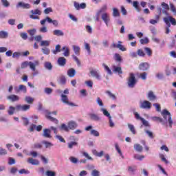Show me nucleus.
I'll return each mask as SVG.
<instances>
[{"instance_id": "nucleus-1", "label": "nucleus", "mask_w": 176, "mask_h": 176, "mask_svg": "<svg viewBox=\"0 0 176 176\" xmlns=\"http://www.w3.org/2000/svg\"><path fill=\"white\" fill-rule=\"evenodd\" d=\"M162 116H163L165 120H167L168 116V122L169 123V127L171 129L173 127V118H171V113L167 109H164L162 112Z\"/></svg>"}, {"instance_id": "nucleus-2", "label": "nucleus", "mask_w": 176, "mask_h": 176, "mask_svg": "<svg viewBox=\"0 0 176 176\" xmlns=\"http://www.w3.org/2000/svg\"><path fill=\"white\" fill-rule=\"evenodd\" d=\"M127 85L131 89L134 88L135 85H137V79H135V76L133 74V73H130Z\"/></svg>"}, {"instance_id": "nucleus-3", "label": "nucleus", "mask_w": 176, "mask_h": 176, "mask_svg": "<svg viewBox=\"0 0 176 176\" xmlns=\"http://www.w3.org/2000/svg\"><path fill=\"white\" fill-rule=\"evenodd\" d=\"M46 21L48 22L50 24H53L54 27H58V21L57 20H52L50 17L47 16L45 19L41 20L40 23L41 25H45L46 24Z\"/></svg>"}, {"instance_id": "nucleus-4", "label": "nucleus", "mask_w": 176, "mask_h": 176, "mask_svg": "<svg viewBox=\"0 0 176 176\" xmlns=\"http://www.w3.org/2000/svg\"><path fill=\"white\" fill-rule=\"evenodd\" d=\"M61 101L63 102V104H66L67 105H69L70 107H78V105L75 104V103L72 102H69V100L68 99V96L61 94Z\"/></svg>"}, {"instance_id": "nucleus-5", "label": "nucleus", "mask_w": 176, "mask_h": 176, "mask_svg": "<svg viewBox=\"0 0 176 176\" xmlns=\"http://www.w3.org/2000/svg\"><path fill=\"white\" fill-rule=\"evenodd\" d=\"M31 108V105L30 104H18L16 106V111L17 112H19L20 111H22L23 112H26V111L30 110Z\"/></svg>"}, {"instance_id": "nucleus-6", "label": "nucleus", "mask_w": 176, "mask_h": 176, "mask_svg": "<svg viewBox=\"0 0 176 176\" xmlns=\"http://www.w3.org/2000/svg\"><path fill=\"white\" fill-rule=\"evenodd\" d=\"M30 12L32 13L31 15H30V19H32L33 20H39V16L34 14H38V16H41L42 14V12L39 10V9H36L34 10H31Z\"/></svg>"}, {"instance_id": "nucleus-7", "label": "nucleus", "mask_w": 176, "mask_h": 176, "mask_svg": "<svg viewBox=\"0 0 176 176\" xmlns=\"http://www.w3.org/2000/svg\"><path fill=\"white\" fill-rule=\"evenodd\" d=\"M52 113L53 115H57V111H53L52 113L50 112H47L45 117L47 119H48L49 120H50L51 122H53L54 123H55V124H58V120L50 116V115H52Z\"/></svg>"}, {"instance_id": "nucleus-8", "label": "nucleus", "mask_w": 176, "mask_h": 176, "mask_svg": "<svg viewBox=\"0 0 176 176\" xmlns=\"http://www.w3.org/2000/svg\"><path fill=\"white\" fill-rule=\"evenodd\" d=\"M140 108H142V109H151L152 108V103L148 100H144L140 104Z\"/></svg>"}, {"instance_id": "nucleus-9", "label": "nucleus", "mask_w": 176, "mask_h": 176, "mask_svg": "<svg viewBox=\"0 0 176 176\" xmlns=\"http://www.w3.org/2000/svg\"><path fill=\"white\" fill-rule=\"evenodd\" d=\"M15 93L19 94L20 91H22V93H27V87L24 85H20L19 87H14Z\"/></svg>"}, {"instance_id": "nucleus-10", "label": "nucleus", "mask_w": 176, "mask_h": 176, "mask_svg": "<svg viewBox=\"0 0 176 176\" xmlns=\"http://www.w3.org/2000/svg\"><path fill=\"white\" fill-rule=\"evenodd\" d=\"M16 8H22V9H30L31 5L30 3H25L24 2L21 1L16 4Z\"/></svg>"}, {"instance_id": "nucleus-11", "label": "nucleus", "mask_w": 176, "mask_h": 176, "mask_svg": "<svg viewBox=\"0 0 176 176\" xmlns=\"http://www.w3.org/2000/svg\"><path fill=\"white\" fill-rule=\"evenodd\" d=\"M149 67L150 65L148 63H141L139 65V69H140V71H148V69H149Z\"/></svg>"}, {"instance_id": "nucleus-12", "label": "nucleus", "mask_w": 176, "mask_h": 176, "mask_svg": "<svg viewBox=\"0 0 176 176\" xmlns=\"http://www.w3.org/2000/svg\"><path fill=\"white\" fill-rule=\"evenodd\" d=\"M7 100L12 101V102H16V101H19L20 100V97L17 95L11 94L7 96Z\"/></svg>"}, {"instance_id": "nucleus-13", "label": "nucleus", "mask_w": 176, "mask_h": 176, "mask_svg": "<svg viewBox=\"0 0 176 176\" xmlns=\"http://www.w3.org/2000/svg\"><path fill=\"white\" fill-rule=\"evenodd\" d=\"M102 20L105 23L106 25L108 26V23H109L111 19L109 18V14L105 12L102 14Z\"/></svg>"}, {"instance_id": "nucleus-14", "label": "nucleus", "mask_w": 176, "mask_h": 176, "mask_svg": "<svg viewBox=\"0 0 176 176\" xmlns=\"http://www.w3.org/2000/svg\"><path fill=\"white\" fill-rule=\"evenodd\" d=\"M164 21L165 24H166V34H170V27H171V23H170V21H168V19L167 17L164 18Z\"/></svg>"}, {"instance_id": "nucleus-15", "label": "nucleus", "mask_w": 176, "mask_h": 176, "mask_svg": "<svg viewBox=\"0 0 176 176\" xmlns=\"http://www.w3.org/2000/svg\"><path fill=\"white\" fill-rule=\"evenodd\" d=\"M90 74L91 76L98 79V80H101V76H100V73L97 70H91Z\"/></svg>"}, {"instance_id": "nucleus-16", "label": "nucleus", "mask_w": 176, "mask_h": 176, "mask_svg": "<svg viewBox=\"0 0 176 176\" xmlns=\"http://www.w3.org/2000/svg\"><path fill=\"white\" fill-rule=\"evenodd\" d=\"M147 98L149 100V101H155L157 100V97H156V95L153 94V91H149L147 95Z\"/></svg>"}, {"instance_id": "nucleus-17", "label": "nucleus", "mask_w": 176, "mask_h": 176, "mask_svg": "<svg viewBox=\"0 0 176 176\" xmlns=\"http://www.w3.org/2000/svg\"><path fill=\"white\" fill-rule=\"evenodd\" d=\"M69 130H75L78 127V123L75 121H70L67 123Z\"/></svg>"}, {"instance_id": "nucleus-18", "label": "nucleus", "mask_w": 176, "mask_h": 176, "mask_svg": "<svg viewBox=\"0 0 176 176\" xmlns=\"http://www.w3.org/2000/svg\"><path fill=\"white\" fill-rule=\"evenodd\" d=\"M27 162L29 163V164H32V166H38L39 164V161L32 157H29Z\"/></svg>"}, {"instance_id": "nucleus-19", "label": "nucleus", "mask_w": 176, "mask_h": 176, "mask_svg": "<svg viewBox=\"0 0 176 176\" xmlns=\"http://www.w3.org/2000/svg\"><path fill=\"white\" fill-rule=\"evenodd\" d=\"M52 131L50 129H43V137H45V138H52V135H50Z\"/></svg>"}, {"instance_id": "nucleus-20", "label": "nucleus", "mask_w": 176, "mask_h": 176, "mask_svg": "<svg viewBox=\"0 0 176 176\" xmlns=\"http://www.w3.org/2000/svg\"><path fill=\"white\" fill-rule=\"evenodd\" d=\"M58 64L60 67H64V65H65V64H67V59H65V58H64V57H59L58 58Z\"/></svg>"}, {"instance_id": "nucleus-21", "label": "nucleus", "mask_w": 176, "mask_h": 176, "mask_svg": "<svg viewBox=\"0 0 176 176\" xmlns=\"http://www.w3.org/2000/svg\"><path fill=\"white\" fill-rule=\"evenodd\" d=\"M28 65L32 71L35 72L36 65H39V61L36 60L34 61V63H33L32 62H29Z\"/></svg>"}, {"instance_id": "nucleus-22", "label": "nucleus", "mask_w": 176, "mask_h": 176, "mask_svg": "<svg viewBox=\"0 0 176 176\" xmlns=\"http://www.w3.org/2000/svg\"><path fill=\"white\" fill-rule=\"evenodd\" d=\"M89 118L91 120H94L95 122H100V120H101V118L95 113L89 114Z\"/></svg>"}, {"instance_id": "nucleus-23", "label": "nucleus", "mask_w": 176, "mask_h": 176, "mask_svg": "<svg viewBox=\"0 0 176 176\" xmlns=\"http://www.w3.org/2000/svg\"><path fill=\"white\" fill-rule=\"evenodd\" d=\"M153 120L154 122H159L160 123H162L163 126H164L165 124H167V121L166 122L163 121V118L160 117H153Z\"/></svg>"}, {"instance_id": "nucleus-24", "label": "nucleus", "mask_w": 176, "mask_h": 176, "mask_svg": "<svg viewBox=\"0 0 176 176\" xmlns=\"http://www.w3.org/2000/svg\"><path fill=\"white\" fill-rule=\"evenodd\" d=\"M76 74V72L75 71V69H74V68H70L67 71V75L69 78H74V76H75Z\"/></svg>"}, {"instance_id": "nucleus-25", "label": "nucleus", "mask_w": 176, "mask_h": 176, "mask_svg": "<svg viewBox=\"0 0 176 176\" xmlns=\"http://www.w3.org/2000/svg\"><path fill=\"white\" fill-rule=\"evenodd\" d=\"M73 50L76 56H79L80 54V47L78 45H72Z\"/></svg>"}, {"instance_id": "nucleus-26", "label": "nucleus", "mask_w": 176, "mask_h": 176, "mask_svg": "<svg viewBox=\"0 0 176 176\" xmlns=\"http://www.w3.org/2000/svg\"><path fill=\"white\" fill-rule=\"evenodd\" d=\"M61 50L62 52L65 51L63 53V56H65V57H68L69 56V48H68V47L64 46Z\"/></svg>"}, {"instance_id": "nucleus-27", "label": "nucleus", "mask_w": 176, "mask_h": 176, "mask_svg": "<svg viewBox=\"0 0 176 176\" xmlns=\"http://www.w3.org/2000/svg\"><path fill=\"white\" fill-rule=\"evenodd\" d=\"M9 36L8 32L1 30L0 31V39H6Z\"/></svg>"}, {"instance_id": "nucleus-28", "label": "nucleus", "mask_w": 176, "mask_h": 176, "mask_svg": "<svg viewBox=\"0 0 176 176\" xmlns=\"http://www.w3.org/2000/svg\"><path fill=\"white\" fill-rule=\"evenodd\" d=\"M134 149L137 151V152H142L144 148L142 147V146L140 144H135L133 146Z\"/></svg>"}, {"instance_id": "nucleus-29", "label": "nucleus", "mask_w": 176, "mask_h": 176, "mask_svg": "<svg viewBox=\"0 0 176 176\" xmlns=\"http://www.w3.org/2000/svg\"><path fill=\"white\" fill-rule=\"evenodd\" d=\"M114 60L117 63H122V61H123V59L122 58V56H120V54L118 53H116L114 54Z\"/></svg>"}, {"instance_id": "nucleus-30", "label": "nucleus", "mask_w": 176, "mask_h": 176, "mask_svg": "<svg viewBox=\"0 0 176 176\" xmlns=\"http://www.w3.org/2000/svg\"><path fill=\"white\" fill-rule=\"evenodd\" d=\"M53 35L56 36H64V32L60 30H55L53 31Z\"/></svg>"}, {"instance_id": "nucleus-31", "label": "nucleus", "mask_w": 176, "mask_h": 176, "mask_svg": "<svg viewBox=\"0 0 176 176\" xmlns=\"http://www.w3.org/2000/svg\"><path fill=\"white\" fill-rule=\"evenodd\" d=\"M44 67L46 69H48V71H52V69H53V65L50 62H45L44 63Z\"/></svg>"}, {"instance_id": "nucleus-32", "label": "nucleus", "mask_w": 176, "mask_h": 176, "mask_svg": "<svg viewBox=\"0 0 176 176\" xmlns=\"http://www.w3.org/2000/svg\"><path fill=\"white\" fill-rule=\"evenodd\" d=\"M144 51L148 57H152V54H153V52L151 48L146 47H144Z\"/></svg>"}, {"instance_id": "nucleus-33", "label": "nucleus", "mask_w": 176, "mask_h": 176, "mask_svg": "<svg viewBox=\"0 0 176 176\" xmlns=\"http://www.w3.org/2000/svg\"><path fill=\"white\" fill-rule=\"evenodd\" d=\"M74 146H78L77 142H70L67 143V148H69V149H72V148H74Z\"/></svg>"}, {"instance_id": "nucleus-34", "label": "nucleus", "mask_w": 176, "mask_h": 176, "mask_svg": "<svg viewBox=\"0 0 176 176\" xmlns=\"http://www.w3.org/2000/svg\"><path fill=\"white\" fill-rule=\"evenodd\" d=\"M16 111V107L10 106L9 109L8 110V115L12 116L14 113V111Z\"/></svg>"}, {"instance_id": "nucleus-35", "label": "nucleus", "mask_w": 176, "mask_h": 176, "mask_svg": "<svg viewBox=\"0 0 176 176\" xmlns=\"http://www.w3.org/2000/svg\"><path fill=\"white\" fill-rule=\"evenodd\" d=\"M113 72H117L118 74H119V75H122V74H123V72L122 71V67L116 66L113 67Z\"/></svg>"}, {"instance_id": "nucleus-36", "label": "nucleus", "mask_w": 176, "mask_h": 176, "mask_svg": "<svg viewBox=\"0 0 176 176\" xmlns=\"http://www.w3.org/2000/svg\"><path fill=\"white\" fill-rule=\"evenodd\" d=\"M113 17H120V13L119 12V10H118V8H113Z\"/></svg>"}, {"instance_id": "nucleus-37", "label": "nucleus", "mask_w": 176, "mask_h": 176, "mask_svg": "<svg viewBox=\"0 0 176 176\" xmlns=\"http://www.w3.org/2000/svg\"><path fill=\"white\" fill-rule=\"evenodd\" d=\"M25 101L28 104H33L34 103V98L31 96H26L25 98Z\"/></svg>"}, {"instance_id": "nucleus-38", "label": "nucleus", "mask_w": 176, "mask_h": 176, "mask_svg": "<svg viewBox=\"0 0 176 176\" xmlns=\"http://www.w3.org/2000/svg\"><path fill=\"white\" fill-rule=\"evenodd\" d=\"M59 83L60 85H65L67 83V78H65V76H60L59 77Z\"/></svg>"}, {"instance_id": "nucleus-39", "label": "nucleus", "mask_w": 176, "mask_h": 176, "mask_svg": "<svg viewBox=\"0 0 176 176\" xmlns=\"http://www.w3.org/2000/svg\"><path fill=\"white\" fill-rule=\"evenodd\" d=\"M160 159H161L162 162L165 163V164H168V160L166 158V157L164 155V154H159Z\"/></svg>"}, {"instance_id": "nucleus-40", "label": "nucleus", "mask_w": 176, "mask_h": 176, "mask_svg": "<svg viewBox=\"0 0 176 176\" xmlns=\"http://www.w3.org/2000/svg\"><path fill=\"white\" fill-rule=\"evenodd\" d=\"M138 56H139V57H145L146 54L144 52V50L142 49H138Z\"/></svg>"}, {"instance_id": "nucleus-41", "label": "nucleus", "mask_w": 176, "mask_h": 176, "mask_svg": "<svg viewBox=\"0 0 176 176\" xmlns=\"http://www.w3.org/2000/svg\"><path fill=\"white\" fill-rule=\"evenodd\" d=\"M107 9L108 6L107 5H103L100 10L98 12V14H100V13H104V12H107Z\"/></svg>"}, {"instance_id": "nucleus-42", "label": "nucleus", "mask_w": 176, "mask_h": 176, "mask_svg": "<svg viewBox=\"0 0 176 176\" xmlns=\"http://www.w3.org/2000/svg\"><path fill=\"white\" fill-rule=\"evenodd\" d=\"M102 67H104V70L107 72L109 75H112V71L111 70V69H109V67H108V65H105V63H103Z\"/></svg>"}, {"instance_id": "nucleus-43", "label": "nucleus", "mask_w": 176, "mask_h": 176, "mask_svg": "<svg viewBox=\"0 0 176 176\" xmlns=\"http://www.w3.org/2000/svg\"><path fill=\"white\" fill-rule=\"evenodd\" d=\"M100 111H102V112L103 113V115H104V116H107V118H109V119L110 118H111V114L109 113V112H108V111H107V109H104V108H102V109H100Z\"/></svg>"}, {"instance_id": "nucleus-44", "label": "nucleus", "mask_w": 176, "mask_h": 176, "mask_svg": "<svg viewBox=\"0 0 176 176\" xmlns=\"http://www.w3.org/2000/svg\"><path fill=\"white\" fill-rule=\"evenodd\" d=\"M118 43L119 44H118V49H119L122 52H126V50H127V49L126 47H124V46H123V45L120 44V43H122V41H118Z\"/></svg>"}, {"instance_id": "nucleus-45", "label": "nucleus", "mask_w": 176, "mask_h": 176, "mask_svg": "<svg viewBox=\"0 0 176 176\" xmlns=\"http://www.w3.org/2000/svg\"><path fill=\"white\" fill-rule=\"evenodd\" d=\"M128 127L130 131H131L132 134L135 135L136 133L135 128L134 127V125L131 124H128Z\"/></svg>"}, {"instance_id": "nucleus-46", "label": "nucleus", "mask_w": 176, "mask_h": 176, "mask_svg": "<svg viewBox=\"0 0 176 176\" xmlns=\"http://www.w3.org/2000/svg\"><path fill=\"white\" fill-rule=\"evenodd\" d=\"M61 52V45H57L55 47V50L53 51L54 54H57V53H60Z\"/></svg>"}, {"instance_id": "nucleus-47", "label": "nucleus", "mask_w": 176, "mask_h": 176, "mask_svg": "<svg viewBox=\"0 0 176 176\" xmlns=\"http://www.w3.org/2000/svg\"><path fill=\"white\" fill-rule=\"evenodd\" d=\"M133 6L135 8L137 12H141V8H140V6L138 5V1H133Z\"/></svg>"}, {"instance_id": "nucleus-48", "label": "nucleus", "mask_w": 176, "mask_h": 176, "mask_svg": "<svg viewBox=\"0 0 176 176\" xmlns=\"http://www.w3.org/2000/svg\"><path fill=\"white\" fill-rule=\"evenodd\" d=\"M146 76H148V73L146 72L140 73L139 75V78H142V80H146Z\"/></svg>"}, {"instance_id": "nucleus-49", "label": "nucleus", "mask_w": 176, "mask_h": 176, "mask_svg": "<svg viewBox=\"0 0 176 176\" xmlns=\"http://www.w3.org/2000/svg\"><path fill=\"white\" fill-rule=\"evenodd\" d=\"M140 42L142 45H146L149 43V39L148 38V37H146L144 38H141L140 40Z\"/></svg>"}, {"instance_id": "nucleus-50", "label": "nucleus", "mask_w": 176, "mask_h": 176, "mask_svg": "<svg viewBox=\"0 0 176 176\" xmlns=\"http://www.w3.org/2000/svg\"><path fill=\"white\" fill-rule=\"evenodd\" d=\"M106 94H108L109 97L110 98H112V100H116V96L112 94V92H111L110 91H106Z\"/></svg>"}, {"instance_id": "nucleus-51", "label": "nucleus", "mask_w": 176, "mask_h": 176, "mask_svg": "<svg viewBox=\"0 0 176 176\" xmlns=\"http://www.w3.org/2000/svg\"><path fill=\"white\" fill-rule=\"evenodd\" d=\"M90 134L94 137H100V133L94 129L91 130Z\"/></svg>"}, {"instance_id": "nucleus-52", "label": "nucleus", "mask_w": 176, "mask_h": 176, "mask_svg": "<svg viewBox=\"0 0 176 176\" xmlns=\"http://www.w3.org/2000/svg\"><path fill=\"white\" fill-rule=\"evenodd\" d=\"M168 19L169 22L172 24V25H176V20L173 16L167 17Z\"/></svg>"}, {"instance_id": "nucleus-53", "label": "nucleus", "mask_w": 176, "mask_h": 176, "mask_svg": "<svg viewBox=\"0 0 176 176\" xmlns=\"http://www.w3.org/2000/svg\"><path fill=\"white\" fill-rule=\"evenodd\" d=\"M50 45V41H41V46L47 47Z\"/></svg>"}, {"instance_id": "nucleus-54", "label": "nucleus", "mask_w": 176, "mask_h": 176, "mask_svg": "<svg viewBox=\"0 0 176 176\" xmlns=\"http://www.w3.org/2000/svg\"><path fill=\"white\" fill-rule=\"evenodd\" d=\"M60 130H64V131H69V128L68 127V125L65 124H62L60 126Z\"/></svg>"}, {"instance_id": "nucleus-55", "label": "nucleus", "mask_w": 176, "mask_h": 176, "mask_svg": "<svg viewBox=\"0 0 176 176\" xmlns=\"http://www.w3.org/2000/svg\"><path fill=\"white\" fill-rule=\"evenodd\" d=\"M153 105L155 107V111L157 112H160V111H162V107H160V104H159V103H154Z\"/></svg>"}, {"instance_id": "nucleus-56", "label": "nucleus", "mask_w": 176, "mask_h": 176, "mask_svg": "<svg viewBox=\"0 0 176 176\" xmlns=\"http://www.w3.org/2000/svg\"><path fill=\"white\" fill-rule=\"evenodd\" d=\"M1 3L5 8H9V6H10V3L8 0H1Z\"/></svg>"}, {"instance_id": "nucleus-57", "label": "nucleus", "mask_w": 176, "mask_h": 176, "mask_svg": "<svg viewBox=\"0 0 176 176\" xmlns=\"http://www.w3.org/2000/svg\"><path fill=\"white\" fill-rule=\"evenodd\" d=\"M44 92L45 93V94H52V93H53V89L46 87L44 89Z\"/></svg>"}, {"instance_id": "nucleus-58", "label": "nucleus", "mask_w": 176, "mask_h": 176, "mask_svg": "<svg viewBox=\"0 0 176 176\" xmlns=\"http://www.w3.org/2000/svg\"><path fill=\"white\" fill-rule=\"evenodd\" d=\"M170 8L171 12H173V13L174 14V16H176L175 6H174L173 3H170Z\"/></svg>"}, {"instance_id": "nucleus-59", "label": "nucleus", "mask_w": 176, "mask_h": 176, "mask_svg": "<svg viewBox=\"0 0 176 176\" xmlns=\"http://www.w3.org/2000/svg\"><path fill=\"white\" fill-rule=\"evenodd\" d=\"M85 47L88 52V54H91V50H90V45L87 43H85Z\"/></svg>"}, {"instance_id": "nucleus-60", "label": "nucleus", "mask_w": 176, "mask_h": 176, "mask_svg": "<svg viewBox=\"0 0 176 176\" xmlns=\"http://www.w3.org/2000/svg\"><path fill=\"white\" fill-rule=\"evenodd\" d=\"M43 144H44L45 148H50L51 146H53V144L47 141H43Z\"/></svg>"}, {"instance_id": "nucleus-61", "label": "nucleus", "mask_w": 176, "mask_h": 176, "mask_svg": "<svg viewBox=\"0 0 176 176\" xmlns=\"http://www.w3.org/2000/svg\"><path fill=\"white\" fill-rule=\"evenodd\" d=\"M42 52L43 53V54H50V50H49V48L47 47H44V48H42Z\"/></svg>"}, {"instance_id": "nucleus-62", "label": "nucleus", "mask_w": 176, "mask_h": 176, "mask_svg": "<svg viewBox=\"0 0 176 176\" xmlns=\"http://www.w3.org/2000/svg\"><path fill=\"white\" fill-rule=\"evenodd\" d=\"M47 176H56V172L52 170H47L46 171Z\"/></svg>"}, {"instance_id": "nucleus-63", "label": "nucleus", "mask_w": 176, "mask_h": 176, "mask_svg": "<svg viewBox=\"0 0 176 176\" xmlns=\"http://www.w3.org/2000/svg\"><path fill=\"white\" fill-rule=\"evenodd\" d=\"M19 174H30V170L27 169H21L19 170Z\"/></svg>"}, {"instance_id": "nucleus-64", "label": "nucleus", "mask_w": 176, "mask_h": 176, "mask_svg": "<svg viewBox=\"0 0 176 176\" xmlns=\"http://www.w3.org/2000/svg\"><path fill=\"white\" fill-rule=\"evenodd\" d=\"M91 175L92 176H100V171L97 170H93L91 172Z\"/></svg>"}]
</instances>
